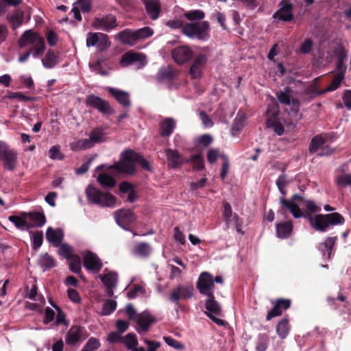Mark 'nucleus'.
<instances>
[{
  "mask_svg": "<svg viewBox=\"0 0 351 351\" xmlns=\"http://www.w3.org/2000/svg\"><path fill=\"white\" fill-rule=\"evenodd\" d=\"M184 16L190 20H202L204 18V13L199 10H191L184 13Z\"/></svg>",
  "mask_w": 351,
  "mask_h": 351,
  "instance_id": "4d7b16f0",
  "label": "nucleus"
},
{
  "mask_svg": "<svg viewBox=\"0 0 351 351\" xmlns=\"http://www.w3.org/2000/svg\"><path fill=\"white\" fill-rule=\"evenodd\" d=\"M182 33L191 39L207 40L210 38V27L206 21L189 23L184 25Z\"/></svg>",
  "mask_w": 351,
  "mask_h": 351,
  "instance_id": "f257e3e1",
  "label": "nucleus"
},
{
  "mask_svg": "<svg viewBox=\"0 0 351 351\" xmlns=\"http://www.w3.org/2000/svg\"><path fill=\"white\" fill-rule=\"evenodd\" d=\"M136 152L128 149L121 154L120 160L113 165H110V169H114L117 173L133 175L136 172L135 160Z\"/></svg>",
  "mask_w": 351,
  "mask_h": 351,
  "instance_id": "f03ea898",
  "label": "nucleus"
},
{
  "mask_svg": "<svg viewBox=\"0 0 351 351\" xmlns=\"http://www.w3.org/2000/svg\"><path fill=\"white\" fill-rule=\"evenodd\" d=\"M117 199H87V204L101 208H114L117 204Z\"/></svg>",
  "mask_w": 351,
  "mask_h": 351,
  "instance_id": "f704fd0d",
  "label": "nucleus"
},
{
  "mask_svg": "<svg viewBox=\"0 0 351 351\" xmlns=\"http://www.w3.org/2000/svg\"><path fill=\"white\" fill-rule=\"evenodd\" d=\"M45 50V40L43 36H40L29 49V51L32 52L33 58L35 59L39 58L43 54Z\"/></svg>",
  "mask_w": 351,
  "mask_h": 351,
  "instance_id": "c9c22d12",
  "label": "nucleus"
},
{
  "mask_svg": "<svg viewBox=\"0 0 351 351\" xmlns=\"http://www.w3.org/2000/svg\"><path fill=\"white\" fill-rule=\"evenodd\" d=\"M287 183L286 176L284 174L279 176L276 180V185L282 195H286V186Z\"/></svg>",
  "mask_w": 351,
  "mask_h": 351,
  "instance_id": "69168bd1",
  "label": "nucleus"
},
{
  "mask_svg": "<svg viewBox=\"0 0 351 351\" xmlns=\"http://www.w3.org/2000/svg\"><path fill=\"white\" fill-rule=\"evenodd\" d=\"M87 106L97 109L103 114H110L113 111L108 101L95 95H90L86 99Z\"/></svg>",
  "mask_w": 351,
  "mask_h": 351,
  "instance_id": "f8f14e48",
  "label": "nucleus"
},
{
  "mask_svg": "<svg viewBox=\"0 0 351 351\" xmlns=\"http://www.w3.org/2000/svg\"><path fill=\"white\" fill-rule=\"evenodd\" d=\"M84 328L80 325H73L67 332L65 337L66 343L69 346H75L81 341Z\"/></svg>",
  "mask_w": 351,
  "mask_h": 351,
  "instance_id": "6ab92c4d",
  "label": "nucleus"
},
{
  "mask_svg": "<svg viewBox=\"0 0 351 351\" xmlns=\"http://www.w3.org/2000/svg\"><path fill=\"white\" fill-rule=\"evenodd\" d=\"M208 53L203 52L196 56L189 70L190 74L193 78L197 79L201 77L203 69L208 61Z\"/></svg>",
  "mask_w": 351,
  "mask_h": 351,
  "instance_id": "6e6552de",
  "label": "nucleus"
},
{
  "mask_svg": "<svg viewBox=\"0 0 351 351\" xmlns=\"http://www.w3.org/2000/svg\"><path fill=\"white\" fill-rule=\"evenodd\" d=\"M296 199H280V203L284 208H287L292 214L294 218L305 217L306 215L304 214L298 204L295 202ZM298 199L302 200V199Z\"/></svg>",
  "mask_w": 351,
  "mask_h": 351,
  "instance_id": "aec40b11",
  "label": "nucleus"
},
{
  "mask_svg": "<svg viewBox=\"0 0 351 351\" xmlns=\"http://www.w3.org/2000/svg\"><path fill=\"white\" fill-rule=\"evenodd\" d=\"M121 343H124L128 350H132L138 345L136 335L134 333H128L124 337H122Z\"/></svg>",
  "mask_w": 351,
  "mask_h": 351,
  "instance_id": "a18cd8bd",
  "label": "nucleus"
},
{
  "mask_svg": "<svg viewBox=\"0 0 351 351\" xmlns=\"http://www.w3.org/2000/svg\"><path fill=\"white\" fill-rule=\"evenodd\" d=\"M146 11L152 20L158 18L160 12V3L159 0H147L145 2Z\"/></svg>",
  "mask_w": 351,
  "mask_h": 351,
  "instance_id": "cd10ccee",
  "label": "nucleus"
},
{
  "mask_svg": "<svg viewBox=\"0 0 351 351\" xmlns=\"http://www.w3.org/2000/svg\"><path fill=\"white\" fill-rule=\"evenodd\" d=\"M104 169L97 176V182L103 186L112 188L116 184V180L113 176V173L116 172L114 169H110V165H101L95 169V171Z\"/></svg>",
  "mask_w": 351,
  "mask_h": 351,
  "instance_id": "7ed1b4c3",
  "label": "nucleus"
},
{
  "mask_svg": "<svg viewBox=\"0 0 351 351\" xmlns=\"http://www.w3.org/2000/svg\"><path fill=\"white\" fill-rule=\"evenodd\" d=\"M7 19L11 24L13 29L20 27L23 22V12L21 10H16L13 13L7 16Z\"/></svg>",
  "mask_w": 351,
  "mask_h": 351,
  "instance_id": "e433bc0d",
  "label": "nucleus"
},
{
  "mask_svg": "<svg viewBox=\"0 0 351 351\" xmlns=\"http://www.w3.org/2000/svg\"><path fill=\"white\" fill-rule=\"evenodd\" d=\"M90 137L92 139L94 145L95 143H101L105 140V133L101 128H95L90 134Z\"/></svg>",
  "mask_w": 351,
  "mask_h": 351,
  "instance_id": "de8ad7c7",
  "label": "nucleus"
},
{
  "mask_svg": "<svg viewBox=\"0 0 351 351\" xmlns=\"http://www.w3.org/2000/svg\"><path fill=\"white\" fill-rule=\"evenodd\" d=\"M325 141L322 136H316L311 140L309 146V151L311 152H315L317 149L324 144Z\"/></svg>",
  "mask_w": 351,
  "mask_h": 351,
  "instance_id": "5fc2aeb1",
  "label": "nucleus"
},
{
  "mask_svg": "<svg viewBox=\"0 0 351 351\" xmlns=\"http://www.w3.org/2000/svg\"><path fill=\"white\" fill-rule=\"evenodd\" d=\"M133 63H138L140 66H145L147 64L145 55L142 53L128 51L122 56L120 61L122 66H127Z\"/></svg>",
  "mask_w": 351,
  "mask_h": 351,
  "instance_id": "ddd939ff",
  "label": "nucleus"
},
{
  "mask_svg": "<svg viewBox=\"0 0 351 351\" xmlns=\"http://www.w3.org/2000/svg\"><path fill=\"white\" fill-rule=\"evenodd\" d=\"M208 298L205 302V308L208 311L205 313L221 315V308L219 304L215 300L214 293L206 295Z\"/></svg>",
  "mask_w": 351,
  "mask_h": 351,
  "instance_id": "bb28decb",
  "label": "nucleus"
},
{
  "mask_svg": "<svg viewBox=\"0 0 351 351\" xmlns=\"http://www.w3.org/2000/svg\"><path fill=\"white\" fill-rule=\"evenodd\" d=\"M38 264L45 271L56 266V260L48 253H44L40 254Z\"/></svg>",
  "mask_w": 351,
  "mask_h": 351,
  "instance_id": "4c0bfd02",
  "label": "nucleus"
},
{
  "mask_svg": "<svg viewBox=\"0 0 351 351\" xmlns=\"http://www.w3.org/2000/svg\"><path fill=\"white\" fill-rule=\"evenodd\" d=\"M135 32L137 36L136 37L138 40L149 38L154 34L153 29L149 27L140 28L137 30H135Z\"/></svg>",
  "mask_w": 351,
  "mask_h": 351,
  "instance_id": "864d4df0",
  "label": "nucleus"
},
{
  "mask_svg": "<svg viewBox=\"0 0 351 351\" xmlns=\"http://www.w3.org/2000/svg\"><path fill=\"white\" fill-rule=\"evenodd\" d=\"M214 287L213 276L206 271L201 273L197 282V288L199 293L206 296L211 295L214 293Z\"/></svg>",
  "mask_w": 351,
  "mask_h": 351,
  "instance_id": "39448f33",
  "label": "nucleus"
},
{
  "mask_svg": "<svg viewBox=\"0 0 351 351\" xmlns=\"http://www.w3.org/2000/svg\"><path fill=\"white\" fill-rule=\"evenodd\" d=\"M271 303L273 306L266 315L267 321L282 315L283 311L289 309L291 306V300L287 298H278L272 300Z\"/></svg>",
  "mask_w": 351,
  "mask_h": 351,
  "instance_id": "20e7f679",
  "label": "nucleus"
},
{
  "mask_svg": "<svg viewBox=\"0 0 351 351\" xmlns=\"http://www.w3.org/2000/svg\"><path fill=\"white\" fill-rule=\"evenodd\" d=\"M99 278L106 287V295L110 298L114 295V289L117 286L118 274L115 271H108L107 269L104 270L103 274L99 276Z\"/></svg>",
  "mask_w": 351,
  "mask_h": 351,
  "instance_id": "423d86ee",
  "label": "nucleus"
},
{
  "mask_svg": "<svg viewBox=\"0 0 351 351\" xmlns=\"http://www.w3.org/2000/svg\"><path fill=\"white\" fill-rule=\"evenodd\" d=\"M344 78V74L343 72H339V73H337L335 77L333 78L332 81L331 82V83L329 84V86L325 88L324 90L320 91L318 93V94L321 95V94H324L326 92H330V91H334L336 89H337L342 80H343Z\"/></svg>",
  "mask_w": 351,
  "mask_h": 351,
  "instance_id": "a19ab883",
  "label": "nucleus"
},
{
  "mask_svg": "<svg viewBox=\"0 0 351 351\" xmlns=\"http://www.w3.org/2000/svg\"><path fill=\"white\" fill-rule=\"evenodd\" d=\"M42 64L45 69H52L55 67L60 62V57L58 53L52 49L47 51L45 56L42 58Z\"/></svg>",
  "mask_w": 351,
  "mask_h": 351,
  "instance_id": "5701e85b",
  "label": "nucleus"
},
{
  "mask_svg": "<svg viewBox=\"0 0 351 351\" xmlns=\"http://www.w3.org/2000/svg\"><path fill=\"white\" fill-rule=\"evenodd\" d=\"M53 308L57 311V316H56V324H64L67 326L69 322L66 319V315L62 311V309L58 305H53Z\"/></svg>",
  "mask_w": 351,
  "mask_h": 351,
  "instance_id": "e2e57ef3",
  "label": "nucleus"
},
{
  "mask_svg": "<svg viewBox=\"0 0 351 351\" xmlns=\"http://www.w3.org/2000/svg\"><path fill=\"white\" fill-rule=\"evenodd\" d=\"M165 152L169 166L172 168H178L182 164L183 160L176 150L167 149Z\"/></svg>",
  "mask_w": 351,
  "mask_h": 351,
  "instance_id": "2f4dec72",
  "label": "nucleus"
},
{
  "mask_svg": "<svg viewBox=\"0 0 351 351\" xmlns=\"http://www.w3.org/2000/svg\"><path fill=\"white\" fill-rule=\"evenodd\" d=\"M135 31L125 29L118 34V38L121 43L130 46H134L138 41Z\"/></svg>",
  "mask_w": 351,
  "mask_h": 351,
  "instance_id": "c85d7f7f",
  "label": "nucleus"
},
{
  "mask_svg": "<svg viewBox=\"0 0 351 351\" xmlns=\"http://www.w3.org/2000/svg\"><path fill=\"white\" fill-rule=\"evenodd\" d=\"M108 90L120 104L124 107L130 106V95L128 93L112 87H109Z\"/></svg>",
  "mask_w": 351,
  "mask_h": 351,
  "instance_id": "b1692460",
  "label": "nucleus"
},
{
  "mask_svg": "<svg viewBox=\"0 0 351 351\" xmlns=\"http://www.w3.org/2000/svg\"><path fill=\"white\" fill-rule=\"evenodd\" d=\"M176 127V122L172 118H167L160 123V134L162 136L171 135Z\"/></svg>",
  "mask_w": 351,
  "mask_h": 351,
  "instance_id": "72a5a7b5",
  "label": "nucleus"
},
{
  "mask_svg": "<svg viewBox=\"0 0 351 351\" xmlns=\"http://www.w3.org/2000/svg\"><path fill=\"white\" fill-rule=\"evenodd\" d=\"M175 76L174 71L169 66L161 68L156 75L160 82H170Z\"/></svg>",
  "mask_w": 351,
  "mask_h": 351,
  "instance_id": "58836bf2",
  "label": "nucleus"
},
{
  "mask_svg": "<svg viewBox=\"0 0 351 351\" xmlns=\"http://www.w3.org/2000/svg\"><path fill=\"white\" fill-rule=\"evenodd\" d=\"M325 216L327 219L328 228L330 226L343 225L345 223V218L339 213L335 212L325 214Z\"/></svg>",
  "mask_w": 351,
  "mask_h": 351,
  "instance_id": "ea45409f",
  "label": "nucleus"
},
{
  "mask_svg": "<svg viewBox=\"0 0 351 351\" xmlns=\"http://www.w3.org/2000/svg\"><path fill=\"white\" fill-rule=\"evenodd\" d=\"M40 36H40L38 33L31 29L26 30L23 33L19 39V46L21 48H24L27 46H32Z\"/></svg>",
  "mask_w": 351,
  "mask_h": 351,
  "instance_id": "412c9836",
  "label": "nucleus"
},
{
  "mask_svg": "<svg viewBox=\"0 0 351 351\" xmlns=\"http://www.w3.org/2000/svg\"><path fill=\"white\" fill-rule=\"evenodd\" d=\"M73 5L83 12H86L90 9L91 0H78Z\"/></svg>",
  "mask_w": 351,
  "mask_h": 351,
  "instance_id": "774afa93",
  "label": "nucleus"
},
{
  "mask_svg": "<svg viewBox=\"0 0 351 351\" xmlns=\"http://www.w3.org/2000/svg\"><path fill=\"white\" fill-rule=\"evenodd\" d=\"M8 220L13 223L17 229L21 230H28L29 225L27 221L26 212H22L20 215H10Z\"/></svg>",
  "mask_w": 351,
  "mask_h": 351,
  "instance_id": "a878e982",
  "label": "nucleus"
},
{
  "mask_svg": "<svg viewBox=\"0 0 351 351\" xmlns=\"http://www.w3.org/2000/svg\"><path fill=\"white\" fill-rule=\"evenodd\" d=\"M100 34V32L88 33L86 38V46L88 47L96 46L98 43V39L99 38Z\"/></svg>",
  "mask_w": 351,
  "mask_h": 351,
  "instance_id": "0e129e2a",
  "label": "nucleus"
},
{
  "mask_svg": "<svg viewBox=\"0 0 351 351\" xmlns=\"http://www.w3.org/2000/svg\"><path fill=\"white\" fill-rule=\"evenodd\" d=\"M115 219L119 226L127 229L135 221L136 217L130 209H120L115 212Z\"/></svg>",
  "mask_w": 351,
  "mask_h": 351,
  "instance_id": "2eb2a0df",
  "label": "nucleus"
},
{
  "mask_svg": "<svg viewBox=\"0 0 351 351\" xmlns=\"http://www.w3.org/2000/svg\"><path fill=\"white\" fill-rule=\"evenodd\" d=\"M119 191L121 193L128 195V197H134V189L133 186L128 182H123L119 184Z\"/></svg>",
  "mask_w": 351,
  "mask_h": 351,
  "instance_id": "8fccbe9b",
  "label": "nucleus"
},
{
  "mask_svg": "<svg viewBox=\"0 0 351 351\" xmlns=\"http://www.w3.org/2000/svg\"><path fill=\"white\" fill-rule=\"evenodd\" d=\"M46 238L55 247H59L63 239V233L60 229L55 230L51 227H49L46 232Z\"/></svg>",
  "mask_w": 351,
  "mask_h": 351,
  "instance_id": "c756f323",
  "label": "nucleus"
},
{
  "mask_svg": "<svg viewBox=\"0 0 351 351\" xmlns=\"http://www.w3.org/2000/svg\"><path fill=\"white\" fill-rule=\"evenodd\" d=\"M335 182L339 188L351 186V174L346 173H339L336 177Z\"/></svg>",
  "mask_w": 351,
  "mask_h": 351,
  "instance_id": "c03bdc74",
  "label": "nucleus"
},
{
  "mask_svg": "<svg viewBox=\"0 0 351 351\" xmlns=\"http://www.w3.org/2000/svg\"><path fill=\"white\" fill-rule=\"evenodd\" d=\"M94 145L92 139L89 136L88 138H82L77 141L71 144V147L74 150L87 149L91 148Z\"/></svg>",
  "mask_w": 351,
  "mask_h": 351,
  "instance_id": "79ce46f5",
  "label": "nucleus"
},
{
  "mask_svg": "<svg viewBox=\"0 0 351 351\" xmlns=\"http://www.w3.org/2000/svg\"><path fill=\"white\" fill-rule=\"evenodd\" d=\"M84 267L89 271H99L103 267V263L98 256L90 252L87 251L83 256Z\"/></svg>",
  "mask_w": 351,
  "mask_h": 351,
  "instance_id": "4468645a",
  "label": "nucleus"
},
{
  "mask_svg": "<svg viewBox=\"0 0 351 351\" xmlns=\"http://www.w3.org/2000/svg\"><path fill=\"white\" fill-rule=\"evenodd\" d=\"M193 56V51L186 45L176 47L171 51L172 58L178 64L187 62Z\"/></svg>",
  "mask_w": 351,
  "mask_h": 351,
  "instance_id": "1a4fd4ad",
  "label": "nucleus"
},
{
  "mask_svg": "<svg viewBox=\"0 0 351 351\" xmlns=\"http://www.w3.org/2000/svg\"><path fill=\"white\" fill-rule=\"evenodd\" d=\"M33 249L37 250L43 244V234L42 231H36L33 234Z\"/></svg>",
  "mask_w": 351,
  "mask_h": 351,
  "instance_id": "680f3d73",
  "label": "nucleus"
},
{
  "mask_svg": "<svg viewBox=\"0 0 351 351\" xmlns=\"http://www.w3.org/2000/svg\"><path fill=\"white\" fill-rule=\"evenodd\" d=\"M59 246H60V248L58 250L59 255L66 258V260H68L72 256L74 255L72 254L73 249L69 245H68L66 243H62Z\"/></svg>",
  "mask_w": 351,
  "mask_h": 351,
  "instance_id": "6e6d98bb",
  "label": "nucleus"
},
{
  "mask_svg": "<svg viewBox=\"0 0 351 351\" xmlns=\"http://www.w3.org/2000/svg\"><path fill=\"white\" fill-rule=\"evenodd\" d=\"M305 218L308 220L311 226L317 231L323 232L328 229L325 214H317L315 216L311 214H306Z\"/></svg>",
  "mask_w": 351,
  "mask_h": 351,
  "instance_id": "a211bd4d",
  "label": "nucleus"
},
{
  "mask_svg": "<svg viewBox=\"0 0 351 351\" xmlns=\"http://www.w3.org/2000/svg\"><path fill=\"white\" fill-rule=\"evenodd\" d=\"M293 5L290 0H282L280 8L274 14L273 17L283 21H291L293 19Z\"/></svg>",
  "mask_w": 351,
  "mask_h": 351,
  "instance_id": "9b49d317",
  "label": "nucleus"
},
{
  "mask_svg": "<svg viewBox=\"0 0 351 351\" xmlns=\"http://www.w3.org/2000/svg\"><path fill=\"white\" fill-rule=\"evenodd\" d=\"M194 287L192 285H179L171 291L169 298L173 302L178 304L180 300H185L193 296Z\"/></svg>",
  "mask_w": 351,
  "mask_h": 351,
  "instance_id": "9d476101",
  "label": "nucleus"
},
{
  "mask_svg": "<svg viewBox=\"0 0 351 351\" xmlns=\"http://www.w3.org/2000/svg\"><path fill=\"white\" fill-rule=\"evenodd\" d=\"M21 0H0V15L3 14L8 6H16L21 3Z\"/></svg>",
  "mask_w": 351,
  "mask_h": 351,
  "instance_id": "bf43d9fd",
  "label": "nucleus"
},
{
  "mask_svg": "<svg viewBox=\"0 0 351 351\" xmlns=\"http://www.w3.org/2000/svg\"><path fill=\"white\" fill-rule=\"evenodd\" d=\"M337 239V237H328L326 239L322 244L325 248L324 255H325V253H326L328 258H330L331 257L332 252L336 243Z\"/></svg>",
  "mask_w": 351,
  "mask_h": 351,
  "instance_id": "49530a36",
  "label": "nucleus"
},
{
  "mask_svg": "<svg viewBox=\"0 0 351 351\" xmlns=\"http://www.w3.org/2000/svg\"><path fill=\"white\" fill-rule=\"evenodd\" d=\"M5 98L10 99H17L19 101H28L32 100L31 97L25 95L21 92L9 93L5 96Z\"/></svg>",
  "mask_w": 351,
  "mask_h": 351,
  "instance_id": "052dcab7",
  "label": "nucleus"
},
{
  "mask_svg": "<svg viewBox=\"0 0 351 351\" xmlns=\"http://www.w3.org/2000/svg\"><path fill=\"white\" fill-rule=\"evenodd\" d=\"M291 329L289 319L287 317H284L280 319L276 327V331L278 337L285 339L288 336Z\"/></svg>",
  "mask_w": 351,
  "mask_h": 351,
  "instance_id": "473e14b6",
  "label": "nucleus"
},
{
  "mask_svg": "<svg viewBox=\"0 0 351 351\" xmlns=\"http://www.w3.org/2000/svg\"><path fill=\"white\" fill-rule=\"evenodd\" d=\"M293 231V223L287 221L276 225V234L280 239H286L290 237Z\"/></svg>",
  "mask_w": 351,
  "mask_h": 351,
  "instance_id": "7c9ffc66",
  "label": "nucleus"
},
{
  "mask_svg": "<svg viewBox=\"0 0 351 351\" xmlns=\"http://www.w3.org/2000/svg\"><path fill=\"white\" fill-rule=\"evenodd\" d=\"M99 347V341L95 337H91L86 343V344L82 349V351H95L97 350Z\"/></svg>",
  "mask_w": 351,
  "mask_h": 351,
  "instance_id": "603ef678",
  "label": "nucleus"
},
{
  "mask_svg": "<svg viewBox=\"0 0 351 351\" xmlns=\"http://www.w3.org/2000/svg\"><path fill=\"white\" fill-rule=\"evenodd\" d=\"M117 308V302L113 300H108L103 304L101 313L104 315H108L113 313Z\"/></svg>",
  "mask_w": 351,
  "mask_h": 351,
  "instance_id": "09e8293b",
  "label": "nucleus"
},
{
  "mask_svg": "<svg viewBox=\"0 0 351 351\" xmlns=\"http://www.w3.org/2000/svg\"><path fill=\"white\" fill-rule=\"evenodd\" d=\"M3 167L7 170L12 171L17 165V152L16 150L10 149L4 155L3 158Z\"/></svg>",
  "mask_w": 351,
  "mask_h": 351,
  "instance_id": "393cba45",
  "label": "nucleus"
},
{
  "mask_svg": "<svg viewBox=\"0 0 351 351\" xmlns=\"http://www.w3.org/2000/svg\"><path fill=\"white\" fill-rule=\"evenodd\" d=\"M92 26L95 29L109 32L117 27V18L112 14H107L101 17H97L93 21Z\"/></svg>",
  "mask_w": 351,
  "mask_h": 351,
  "instance_id": "0eeeda50",
  "label": "nucleus"
},
{
  "mask_svg": "<svg viewBox=\"0 0 351 351\" xmlns=\"http://www.w3.org/2000/svg\"><path fill=\"white\" fill-rule=\"evenodd\" d=\"M278 101L283 104L291 106L293 110L298 112L300 110V104L298 99H291V90L289 88H285L276 93Z\"/></svg>",
  "mask_w": 351,
  "mask_h": 351,
  "instance_id": "f3484780",
  "label": "nucleus"
},
{
  "mask_svg": "<svg viewBox=\"0 0 351 351\" xmlns=\"http://www.w3.org/2000/svg\"><path fill=\"white\" fill-rule=\"evenodd\" d=\"M27 219H28L29 228L42 227L46 223V217L43 213L38 212L26 213Z\"/></svg>",
  "mask_w": 351,
  "mask_h": 351,
  "instance_id": "4be33fe9",
  "label": "nucleus"
},
{
  "mask_svg": "<svg viewBox=\"0 0 351 351\" xmlns=\"http://www.w3.org/2000/svg\"><path fill=\"white\" fill-rule=\"evenodd\" d=\"M144 293V288L139 285H134L133 287L128 292L127 296L129 299L135 298L138 293Z\"/></svg>",
  "mask_w": 351,
  "mask_h": 351,
  "instance_id": "338daca9",
  "label": "nucleus"
},
{
  "mask_svg": "<svg viewBox=\"0 0 351 351\" xmlns=\"http://www.w3.org/2000/svg\"><path fill=\"white\" fill-rule=\"evenodd\" d=\"M156 322V318L149 313L144 311L138 315L136 318V331L138 333L147 332L149 326Z\"/></svg>",
  "mask_w": 351,
  "mask_h": 351,
  "instance_id": "dca6fc26",
  "label": "nucleus"
},
{
  "mask_svg": "<svg viewBox=\"0 0 351 351\" xmlns=\"http://www.w3.org/2000/svg\"><path fill=\"white\" fill-rule=\"evenodd\" d=\"M110 46V42L108 36L103 33H101L98 43L96 45L97 48L99 51H104L107 49Z\"/></svg>",
  "mask_w": 351,
  "mask_h": 351,
  "instance_id": "3c124183",
  "label": "nucleus"
},
{
  "mask_svg": "<svg viewBox=\"0 0 351 351\" xmlns=\"http://www.w3.org/2000/svg\"><path fill=\"white\" fill-rule=\"evenodd\" d=\"M49 155L52 160H62L64 154L60 152L59 145H53L49 150Z\"/></svg>",
  "mask_w": 351,
  "mask_h": 351,
  "instance_id": "13d9d810",
  "label": "nucleus"
},
{
  "mask_svg": "<svg viewBox=\"0 0 351 351\" xmlns=\"http://www.w3.org/2000/svg\"><path fill=\"white\" fill-rule=\"evenodd\" d=\"M69 269L75 274L81 272V258L80 256L74 254L67 260Z\"/></svg>",
  "mask_w": 351,
  "mask_h": 351,
  "instance_id": "37998d69",
  "label": "nucleus"
}]
</instances>
